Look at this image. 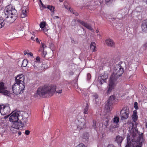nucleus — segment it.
Here are the masks:
<instances>
[{
	"mask_svg": "<svg viewBox=\"0 0 147 147\" xmlns=\"http://www.w3.org/2000/svg\"><path fill=\"white\" fill-rule=\"evenodd\" d=\"M73 13L76 16H77L78 15V14L76 12H73Z\"/></svg>",
	"mask_w": 147,
	"mask_h": 147,
	"instance_id": "47",
	"label": "nucleus"
},
{
	"mask_svg": "<svg viewBox=\"0 0 147 147\" xmlns=\"http://www.w3.org/2000/svg\"><path fill=\"white\" fill-rule=\"evenodd\" d=\"M20 113V111H18L13 113L10 116L9 118V121L13 123L18 121Z\"/></svg>",
	"mask_w": 147,
	"mask_h": 147,
	"instance_id": "9",
	"label": "nucleus"
},
{
	"mask_svg": "<svg viewBox=\"0 0 147 147\" xmlns=\"http://www.w3.org/2000/svg\"><path fill=\"white\" fill-rule=\"evenodd\" d=\"M123 139V138L121 136H117L116 138L115 141L116 142L118 143L119 144V143H121Z\"/></svg>",
	"mask_w": 147,
	"mask_h": 147,
	"instance_id": "20",
	"label": "nucleus"
},
{
	"mask_svg": "<svg viewBox=\"0 0 147 147\" xmlns=\"http://www.w3.org/2000/svg\"><path fill=\"white\" fill-rule=\"evenodd\" d=\"M18 134L19 135H20L21 134V132L20 131H19L18 132Z\"/></svg>",
	"mask_w": 147,
	"mask_h": 147,
	"instance_id": "55",
	"label": "nucleus"
},
{
	"mask_svg": "<svg viewBox=\"0 0 147 147\" xmlns=\"http://www.w3.org/2000/svg\"><path fill=\"white\" fill-rule=\"evenodd\" d=\"M79 116H78L77 120L76 122L77 128L80 130L83 129L86 127V121L84 118H80Z\"/></svg>",
	"mask_w": 147,
	"mask_h": 147,
	"instance_id": "5",
	"label": "nucleus"
},
{
	"mask_svg": "<svg viewBox=\"0 0 147 147\" xmlns=\"http://www.w3.org/2000/svg\"><path fill=\"white\" fill-rule=\"evenodd\" d=\"M50 48L53 51L55 49V46L53 44H51L50 45Z\"/></svg>",
	"mask_w": 147,
	"mask_h": 147,
	"instance_id": "34",
	"label": "nucleus"
},
{
	"mask_svg": "<svg viewBox=\"0 0 147 147\" xmlns=\"http://www.w3.org/2000/svg\"><path fill=\"white\" fill-rule=\"evenodd\" d=\"M24 88H23L22 89V87L20 85L15 83L12 87L13 92L16 95L20 93L24 89Z\"/></svg>",
	"mask_w": 147,
	"mask_h": 147,
	"instance_id": "7",
	"label": "nucleus"
},
{
	"mask_svg": "<svg viewBox=\"0 0 147 147\" xmlns=\"http://www.w3.org/2000/svg\"><path fill=\"white\" fill-rule=\"evenodd\" d=\"M36 61H38V62H40V58L38 57H36V59L34 60Z\"/></svg>",
	"mask_w": 147,
	"mask_h": 147,
	"instance_id": "40",
	"label": "nucleus"
},
{
	"mask_svg": "<svg viewBox=\"0 0 147 147\" xmlns=\"http://www.w3.org/2000/svg\"><path fill=\"white\" fill-rule=\"evenodd\" d=\"M69 75H73L74 73L72 71H70L69 72Z\"/></svg>",
	"mask_w": 147,
	"mask_h": 147,
	"instance_id": "49",
	"label": "nucleus"
},
{
	"mask_svg": "<svg viewBox=\"0 0 147 147\" xmlns=\"http://www.w3.org/2000/svg\"><path fill=\"white\" fill-rule=\"evenodd\" d=\"M46 23L45 22H41L40 24V26L41 28H44L45 26Z\"/></svg>",
	"mask_w": 147,
	"mask_h": 147,
	"instance_id": "31",
	"label": "nucleus"
},
{
	"mask_svg": "<svg viewBox=\"0 0 147 147\" xmlns=\"http://www.w3.org/2000/svg\"><path fill=\"white\" fill-rule=\"evenodd\" d=\"M24 79V76L23 74L18 75L15 78V83L20 85L22 89L23 88H25Z\"/></svg>",
	"mask_w": 147,
	"mask_h": 147,
	"instance_id": "4",
	"label": "nucleus"
},
{
	"mask_svg": "<svg viewBox=\"0 0 147 147\" xmlns=\"http://www.w3.org/2000/svg\"><path fill=\"white\" fill-rule=\"evenodd\" d=\"M114 97V95H112L110 96L107 100V102L106 103L105 108L107 110H110V107L114 102L115 100Z\"/></svg>",
	"mask_w": 147,
	"mask_h": 147,
	"instance_id": "11",
	"label": "nucleus"
},
{
	"mask_svg": "<svg viewBox=\"0 0 147 147\" xmlns=\"http://www.w3.org/2000/svg\"><path fill=\"white\" fill-rule=\"evenodd\" d=\"M66 3H66V2H64V5H65V4H66Z\"/></svg>",
	"mask_w": 147,
	"mask_h": 147,
	"instance_id": "58",
	"label": "nucleus"
},
{
	"mask_svg": "<svg viewBox=\"0 0 147 147\" xmlns=\"http://www.w3.org/2000/svg\"><path fill=\"white\" fill-rule=\"evenodd\" d=\"M62 92V89L59 90H57L56 91L57 93H61Z\"/></svg>",
	"mask_w": 147,
	"mask_h": 147,
	"instance_id": "44",
	"label": "nucleus"
},
{
	"mask_svg": "<svg viewBox=\"0 0 147 147\" xmlns=\"http://www.w3.org/2000/svg\"><path fill=\"white\" fill-rule=\"evenodd\" d=\"M123 64L120 62L115 66L113 70V73L111 75L109 82L107 86V92L110 93L113 89L117 83L118 78L121 76L124 72Z\"/></svg>",
	"mask_w": 147,
	"mask_h": 147,
	"instance_id": "1",
	"label": "nucleus"
},
{
	"mask_svg": "<svg viewBox=\"0 0 147 147\" xmlns=\"http://www.w3.org/2000/svg\"><path fill=\"white\" fill-rule=\"evenodd\" d=\"M26 16V10H23L22 11V13L21 16V18H24Z\"/></svg>",
	"mask_w": 147,
	"mask_h": 147,
	"instance_id": "25",
	"label": "nucleus"
},
{
	"mask_svg": "<svg viewBox=\"0 0 147 147\" xmlns=\"http://www.w3.org/2000/svg\"><path fill=\"white\" fill-rule=\"evenodd\" d=\"M47 8L51 11H55V7L53 6L48 5L47 6Z\"/></svg>",
	"mask_w": 147,
	"mask_h": 147,
	"instance_id": "28",
	"label": "nucleus"
},
{
	"mask_svg": "<svg viewBox=\"0 0 147 147\" xmlns=\"http://www.w3.org/2000/svg\"><path fill=\"white\" fill-rule=\"evenodd\" d=\"M64 0H59V1L60 2H62Z\"/></svg>",
	"mask_w": 147,
	"mask_h": 147,
	"instance_id": "57",
	"label": "nucleus"
},
{
	"mask_svg": "<svg viewBox=\"0 0 147 147\" xmlns=\"http://www.w3.org/2000/svg\"><path fill=\"white\" fill-rule=\"evenodd\" d=\"M105 42L107 45L111 47H115V43L113 40L110 38H108L105 40Z\"/></svg>",
	"mask_w": 147,
	"mask_h": 147,
	"instance_id": "16",
	"label": "nucleus"
},
{
	"mask_svg": "<svg viewBox=\"0 0 147 147\" xmlns=\"http://www.w3.org/2000/svg\"><path fill=\"white\" fill-rule=\"evenodd\" d=\"M108 78V76L107 74L105 73L101 74L98 78L100 84H102L104 82H105Z\"/></svg>",
	"mask_w": 147,
	"mask_h": 147,
	"instance_id": "14",
	"label": "nucleus"
},
{
	"mask_svg": "<svg viewBox=\"0 0 147 147\" xmlns=\"http://www.w3.org/2000/svg\"><path fill=\"white\" fill-rule=\"evenodd\" d=\"M146 128H147V122L146 123Z\"/></svg>",
	"mask_w": 147,
	"mask_h": 147,
	"instance_id": "59",
	"label": "nucleus"
},
{
	"mask_svg": "<svg viewBox=\"0 0 147 147\" xmlns=\"http://www.w3.org/2000/svg\"><path fill=\"white\" fill-rule=\"evenodd\" d=\"M88 134L87 133H85L83 134L82 137L84 139H87L88 138Z\"/></svg>",
	"mask_w": 147,
	"mask_h": 147,
	"instance_id": "30",
	"label": "nucleus"
},
{
	"mask_svg": "<svg viewBox=\"0 0 147 147\" xmlns=\"http://www.w3.org/2000/svg\"><path fill=\"white\" fill-rule=\"evenodd\" d=\"M4 13L5 17L6 18V21L9 23L13 22L17 18V11L11 5L6 7L4 10Z\"/></svg>",
	"mask_w": 147,
	"mask_h": 147,
	"instance_id": "3",
	"label": "nucleus"
},
{
	"mask_svg": "<svg viewBox=\"0 0 147 147\" xmlns=\"http://www.w3.org/2000/svg\"><path fill=\"white\" fill-rule=\"evenodd\" d=\"M1 109V105L0 106V110Z\"/></svg>",
	"mask_w": 147,
	"mask_h": 147,
	"instance_id": "62",
	"label": "nucleus"
},
{
	"mask_svg": "<svg viewBox=\"0 0 147 147\" xmlns=\"http://www.w3.org/2000/svg\"><path fill=\"white\" fill-rule=\"evenodd\" d=\"M96 121L94 120L93 121V124L92 125V127L94 128V129H95L96 127Z\"/></svg>",
	"mask_w": 147,
	"mask_h": 147,
	"instance_id": "33",
	"label": "nucleus"
},
{
	"mask_svg": "<svg viewBox=\"0 0 147 147\" xmlns=\"http://www.w3.org/2000/svg\"><path fill=\"white\" fill-rule=\"evenodd\" d=\"M0 93H3L4 95L9 96L10 93L6 90V88L4 86V84L2 82H0Z\"/></svg>",
	"mask_w": 147,
	"mask_h": 147,
	"instance_id": "10",
	"label": "nucleus"
},
{
	"mask_svg": "<svg viewBox=\"0 0 147 147\" xmlns=\"http://www.w3.org/2000/svg\"><path fill=\"white\" fill-rule=\"evenodd\" d=\"M44 31H46V30L45 29H43Z\"/></svg>",
	"mask_w": 147,
	"mask_h": 147,
	"instance_id": "60",
	"label": "nucleus"
},
{
	"mask_svg": "<svg viewBox=\"0 0 147 147\" xmlns=\"http://www.w3.org/2000/svg\"><path fill=\"white\" fill-rule=\"evenodd\" d=\"M56 90V87L54 86L44 85L39 87L35 94L37 97H48L52 96Z\"/></svg>",
	"mask_w": 147,
	"mask_h": 147,
	"instance_id": "2",
	"label": "nucleus"
},
{
	"mask_svg": "<svg viewBox=\"0 0 147 147\" xmlns=\"http://www.w3.org/2000/svg\"><path fill=\"white\" fill-rule=\"evenodd\" d=\"M129 108L127 107L123 108L120 112V116L122 119H127L129 117Z\"/></svg>",
	"mask_w": 147,
	"mask_h": 147,
	"instance_id": "6",
	"label": "nucleus"
},
{
	"mask_svg": "<svg viewBox=\"0 0 147 147\" xmlns=\"http://www.w3.org/2000/svg\"><path fill=\"white\" fill-rule=\"evenodd\" d=\"M107 147H115V146L113 144H110L108 145Z\"/></svg>",
	"mask_w": 147,
	"mask_h": 147,
	"instance_id": "43",
	"label": "nucleus"
},
{
	"mask_svg": "<svg viewBox=\"0 0 147 147\" xmlns=\"http://www.w3.org/2000/svg\"><path fill=\"white\" fill-rule=\"evenodd\" d=\"M10 115H7L4 117V118L6 119L8 118Z\"/></svg>",
	"mask_w": 147,
	"mask_h": 147,
	"instance_id": "48",
	"label": "nucleus"
},
{
	"mask_svg": "<svg viewBox=\"0 0 147 147\" xmlns=\"http://www.w3.org/2000/svg\"><path fill=\"white\" fill-rule=\"evenodd\" d=\"M30 63L34 67V71H37L39 70L40 62L32 60L31 61Z\"/></svg>",
	"mask_w": 147,
	"mask_h": 147,
	"instance_id": "15",
	"label": "nucleus"
},
{
	"mask_svg": "<svg viewBox=\"0 0 147 147\" xmlns=\"http://www.w3.org/2000/svg\"><path fill=\"white\" fill-rule=\"evenodd\" d=\"M10 111V108L9 104L1 105L0 113L2 115H5L9 113Z\"/></svg>",
	"mask_w": 147,
	"mask_h": 147,
	"instance_id": "8",
	"label": "nucleus"
},
{
	"mask_svg": "<svg viewBox=\"0 0 147 147\" xmlns=\"http://www.w3.org/2000/svg\"><path fill=\"white\" fill-rule=\"evenodd\" d=\"M65 7L66 9H67L68 10H69V8L70 7H69L67 6H65Z\"/></svg>",
	"mask_w": 147,
	"mask_h": 147,
	"instance_id": "54",
	"label": "nucleus"
},
{
	"mask_svg": "<svg viewBox=\"0 0 147 147\" xmlns=\"http://www.w3.org/2000/svg\"><path fill=\"white\" fill-rule=\"evenodd\" d=\"M30 131L29 130H26L25 131V134L26 135H28L29 134H30Z\"/></svg>",
	"mask_w": 147,
	"mask_h": 147,
	"instance_id": "42",
	"label": "nucleus"
},
{
	"mask_svg": "<svg viewBox=\"0 0 147 147\" xmlns=\"http://www.w3.org/2000/svg\"><path fill=\"white\" fill-rule=\"evenodd\" d=\"M59 18V17L58 16H55L54 17V18L55 19H58Z\"/></svg>",
	"mask_w": 147,
	"mask_h": 147,
	"instance_id": "51",
	"label": "nucleus"
},
{
	"mask_svg": "<svg viewBox=\"0 0 147 147\" xmlns=\"http://www.w3.org/2000/svg\"><path fill=\"white\" fill-rule=\"evenodd\" d=\"M89 106L88 105L85 107L84 110V114L88 113V109Z\"/></svg>",
	"mask_w": 147,
	"mask_h": 147,
	"instance_id": "27",
	"label": "nucleus"
},
{
	"mask_svg": "<svg viewBox=\"0 0 147 147\" xmlns=\"http://www.w3.org/2000/svg\"><path fill=\"white\" fill-rule=\"evenodd\" d=\"M90 48L91 50H92L93 52L96 51L95 48V43L94 42H92L90 46Z\"/></svg>",
	"mask_w": 147,
	"mask_h": 147,
	"instance_id": "22",
	"label": "nucleus"
},
{
	"mask_svg": "<svg viewBox=\"0 0 147 147\" xmlns=\"http://www.w3.org/2000/svg\"><path fill=\"white\" fill-rule=\"evenodd\" d=\"M92 97L93 98L94 102H95L96 104H98L99 102L98 95L96 93H94Z\"/></svg>",
	"mask_w": 147,
	"mask_h": 147,
	"instance_id": "19",
	"label": "nucleus"
},
{
	"mask_svg": "<svg viewBox=\"0 0 147 147\" xmlns=\"http://www.w3.org/2000/svg\"><path fill=\"white\" fill-rule=\"evenodd\" d=\"M108 122L109 121L107 119L105 121V123H104V125L106 127H107L108 125Z\"/></svg>",
	"mask_w": 147,
	"mask_h": 147,
	"instance_id": "38",
	"label": "nucleus"
},
{
	"mask_svg": "<svg viewBox=\"0 0 147 147\" xmlns=\"http://www.w3.org/2000/svg\"><path fill=\"white\" fill-rule=\"evenodd\" d=\"M99 32V31L98 30H96V33H98Z\"/></svg>",
	"mask_w": 147,
	"mask_h": 147,
	"instance_id": "56",
	"label": "nucleus"
},
{
	"mask_svg": "<svg viewBox=\"0 0 147 147\" xmlns=\"http://www.w3.org/2000/svg\"><path fill=\"white\" fill-rule=\"evenodd\" d=\"M28 55H29L31 56H33V54L31 53H29Z\"/></svg>",
	"mask_w": 147,
	"mask_h": 147,
	"instance_id": "52",
	"label": "nucleus"
},
{
	"mask_svg": "<svg viewBox=\"0 0 147 147\" xmlns=\"http://www.w3.org/2000/svg\"><path fill=\"white\" fill-rule=\"evenodd\" d=\"M46 67V64H42V65L40 66V68L39 70H43L45 69Z\"/></svg>",
	"mask_w": 147,
	"mask_h": 147,
	"instance_id": "29",
	"label": "nucleus"
},
{
	"mask_svg": "<svg viewBox=\"0 0 147 147\" xmlns=\"http://www.w3.org/2000/svg\"><path fill=\"white\" fill-rule=\"evenodd\" d=\"M5 24L4 20L1 17H0V28L3 27Z\"/></svg>",
	"mask_w": 147,
	"mask_h": 147,
	"instance_id": "23",
	"label": "nucleus"
},
{
	"mask_svg": "<svg viewBox=\"0 0 147 147\" xmlns=\"http://www.w3.org/2000/svg\"><path fill=\"white\" fill-rule=\"evenodd\" d=\"M143 140V135L142 133L140 134L135 142V144L133 147H141L142 143Z\"/></svg>",
	"mask_w": 147,
	"mask_h": 147,
	"instance_id": "12",
	"label": "nucleus"
},
{
	"mask_svg": "<svg viewBox=\"0 0 147 147\" xmlns=\"http://www.w3.org/2000/svg\"><path fill=\"white\" fill-rule=\"evenodd\" d=\"M39 0V2H40V4H41V5H42V6L43 7H44L45 8H46V7H45V5H43V4L42 3V2L41 0Z\"/></svg>",
	"mask_w": 147,
	"mask_h": 147,
	"instance_id": "45",
	"label": "nucleus"
},
{
	"mask_svg": "<svg viewBox=\"0 0 147 147\" xmlns=\"http://www.w3.org/2000/svg\"><path fill=\"white\" fill-rule=\"evenodd\" d=\"M113 122L116 123H118L119 121V119L118 117H115L113 119Z\"/></svg>",
	"mask_w": 147,
	"mask_h": 147,
	"instance_id": "32",
	"label": "nucleus"
},
{
	"mask_svg": "<svg viewBox=\"0 0 147 147\" xmlns=\"http://www.w3.org/2000/svg\"><path fill=\"white\" fill-rule=\"evenodd\" d=\"M69 10L71 12H72V13H73V12L74 11L73 10V9H71V8L70 7H69Z\"/></svg>",
	"mask_w": 147,
	"mask_h": 147,
	"instance_id": "46",
	"label": "nucleus"
},
{
	"mask_svg": "<svg viewBox=\"0 0 147 147\" xmlns=\"http://www.w3.org/2000/svg\"><path fill=\"white\" fill-rule=\"evenodd\" d=\"M32 36L31 37V39L32 40H34V38L35 36L34 32H32Z\"/></svg>",
	"mask_w": 147,
	"mask_h": 147,
	"instance_id": "37",
	"label": "nucleus"
},
{
	"mask_svg": "<svg viewBox=\"0 0 147 147\" xmlns=\"http://www.w3.org/2000/svg\"><path fill=\"white\" fill-rule=\"evenodd\" d=\"M137 112L135 110L134 111L133 114L132 115V118L134 122L137 120L138 119V116L137 115Z\"/></svg>",
	"mask_w": 147,
	"mask_h": 147,
	"instance_id": "21",
	"label": "nucleus"
},
{
	"mask_svg": "<svg viewBox=\"0 0 147 147\" xmlns=\"http://www.w3.org/2000/svg\"><path fill=\"white\" fill-rule=\"evenodd\" d=\"M76 147H86V146L83 144L80 143L76 146Z\"/></svg>",
	"mask_w": 147,
	"mask_h": 147,
	"instance_id": "35",
	"label": "nucleus"
},
{
	"mask_svg": "<svg viewBox=\"0 0 147 147\" xmlns=\"http://www.w3.org/2000/svg\"><path fill=\"white\" fill-rule=\"evenodd\" d=\"M28 63V60L27 59H24L22 61V67H26Z\"/></svg>",
	"mask_w": 147,
	"mask_h": 147,
	"instance_id": "26",
	"label": "nucleus"
},
{
	"mask_svg": "<svg viewBox=\"0 0 147 147\" xmlns=\"http://www.w3.org/2000/svg\"><path fill=\"white\" fill-rule=\"evenodd\" d=\"M36 42H38L39 43H40V42H39V41L38 40V38H36Z\"/></svg>",
	"mask_w": 147,
	"mask_h": 147,
	"instance_id": "50",
	"label": "nucleus"
},
{
	"mask_svg": "<svg viewBox=\"0 0 147 147\" xmlns=\"http://www.w3.org/2000/svg\"><path fill=\"white\" fill-rule=\"evenodd\" d=\"M141 28L143 32H147V20L142 23Z\"/></svg>",
	"mask_w": 147,
	"mask_h": 147,
	"instance_id": "18",
	"label": "nucleus"
},
{
	"mask_svg": "<svg viewBox=\"0 0 147 147\" xmlns=\"http://www.w3.org/2000/svg\"><path fill=\"white\" fill-rule=\"evenodd\" d=\"M78 22L80 23L81 24H82V25L85 26L87 29L90 30H93V28L92 27H91L90 25L88 23H85L84 22L82 21H81L80 20H78Z\"/></svg>",
	"mask_w": 147,
	"mask_h": 147,
	"instance_id": "17",
	"label": "nucleus"
},
{
	"mask_svg": "<svg viewBox=\"0 0 147 147\" xmlns=\"http://www.w3.org/2000/svg\"><path fill=\"white\" fill-rule=\"evenodd\" d=\"M42 56H43V57H45V56L47 54V52L46 51H44V50L43 51H42Z\"/></svg>",
	"mask_w": 147,
	"mask_h": 147,
	"instance_id": "39",
	"label": "nucleus"
},
{
	"mask_svg": "<svg viewBox=\"0 0 147 147\" xmlns=\"http://www.w3.org/2000/svg\"><path fill=\"white\" fill-rule=\"evenodd\" d=\"M41 46L40 47V48L39 50V51H42L44 50V49L45 48L47 47V46L45 44L42 43Z\"/></svg>",
	"mask_w": 147,
	"mask_h": 147,
	"instance_id": "24",
	"label": "nucleus"
},
{
	"mask_svg": "<svg viewBox=\"0 0 147 147\" xmlns=\"http://www.w3.org/2000/svg\"><path fill=\"white\" fill-rule=\"evenodd\" d=\"M87 77L88 80H90L91 78V75L90 74H87Z\"/></svg>",
	"mask_w": 147,
	"mask_h": 147,
	"instance_id": "41",
	"label": "nucleus"
},
{
	"mask_svg": "<svg viewBox=\"0 0 147 147\" xmlns=\"http://www.w3.org/2000/svg\"><path fill=\"white\" fill-rule=\"evenodd\" d=\"M23 125L21 121H17L13 123L11 128V130H12V129L13 128L16 129H19L22 127Z\"/></svg>",
	"mask_w": 147,
	"mask_h": 147,
	"instance_id": "13",
	"label": "nucleus"
},
{
	"mask_svg": "<svg viewBox=\"0 0 147 147\" xmlns=\"http://www.w3.org/2000/svg\"><path fill=\"white\" fill-rule=\"evenodd\" d=\"M28 53H28V52H25V51L24 52V53L25 55H26V54H28Z\"/></svg>",
	"mask_w": 147,
	"mask_h": 147,
	"instance_id": "53",
	"label": "nucleus"
},
{
	"mask_svg": "<svg viewBox=\"0 0 147 147\" xmlns=\"http://www.w3.org/2000/svg\"><path fill=\"white\" fill-rule=\"evenodd\" d=\"M146 3L147 4V0H146Z\"/></svg>",
	"mask_w": 147,
	"mask_h": 147,
	"instance_id": "61",
	"label": "nucleus"
},
{
	"mask_svg": "<svg viewBox=\"0 0 147 147\" xmlns=\"http://www.w3.org/2000/svg\"><path fill=\"white\" fill-rule=\"evenodd\" d=\"M101 1H100V3H101Z\"/></svg>",
	"mask_w": 147,
	"mask_h": 147,
	"instance_id": "63",
	"label": "nucleus"
},
{
	"mask_svg": "<svg viewBox=\"0 0 147 147\" xmlns=\"http://www.w3.org/2000/svg\"><path fill=\"white\" fill-rule=\"evenodd\" d=\"M134 107L136 109H138V103L136 102H134Z\"/></svg>",
	"mask_w": 147,
	"mask_h": 147,
	"instance_id": "36",
	"label": "nucleus"
}]
</instances>
